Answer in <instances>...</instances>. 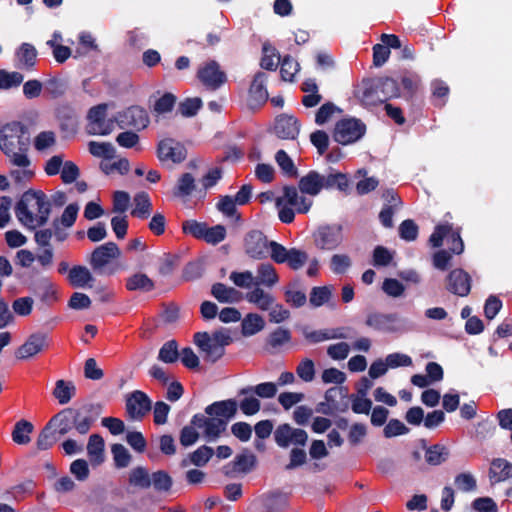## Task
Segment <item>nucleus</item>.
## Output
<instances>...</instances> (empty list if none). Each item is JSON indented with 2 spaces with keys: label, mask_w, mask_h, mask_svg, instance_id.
<instances>
[{
  "label": "nucleus",
  "mask_w": 512,
  "mask_h": 512,
  "mask_svg": "<svg viewBox=\"0 0 512 512\" xmlns=\"http://www.w3.org/2000/svg\"><path fill=\"white\" fill-rule=\"evenodd\" d=\"M30 134L27 125L11 121L0 129V150L10 159L12 165L26 168L31 161L27 156Z\"/></svg>",
  "instance_id": "obj_1"
},
{
  "label": "nucleus",
  "mask_w": 512,
  "mask_h": 512,
  "mask_svg": "<svg viewBox=\"0 0 512 512\" xmlns=\"http://www.w3.org/2000/svg\"><path fill=\"white\" fill-rule=\"evenodd\" d=\"M238 403L235 399L215 401L205 408L206 417L197 413L192 417V423L204 427V437L208 441L216 440L226 430L230 419L237 414Z\"/></svg>",
  "instance_id": "obj_2"
},
{
  "label": "nucleus",
  "mask_w": 512,
  "mask_h": 512,
  "mask_svg": "<svg viewBox=\"0 0 512 512\" xmlns=\"http://www.w3.org/2000/svg\"><path fill=\"white\" fill-rule=\"evenodd\" d=\"M50 213L51 203L41 190L25 191L15 207L16 217L24 225L36 221L37 226H43L47 223Z\"/></svg>",
  "instance_id": "obj_3"
},
{
  "label": "nucleus",
  "mask_w": 512,
  "mask_h": 512,
  "mask_svg": "<svg viewBox=\"0 0 512 512\" xmlns=\"http://www.w3.org/2000/svg\"><path fill=\"white\" fill-rule=\"evenodd\" d=\"M274 439L281 448H287L291 444L300 446L291 449L289 463L286 464L285 470H294L306 463L307 453L302 447L308 441V434L304 429L293 428L287 423L280 424L274 432Z\"/></svg>",
  "instance_id": "obj_4"
},
{
  "label": "nucleus",
  "mask_w": 512,
  "mask_h": 512,
  "mask_svg": "<svg viewBox=\"0 0 512 512\" xmlns=\"http://www.w3.org/2000/svg\"><path fill=\"white\" fill-rule=\"evenodd\" d=\"M194 344L204 354L206 362L215 363L225 354V347L232 343V337L225 329L208 332H197L193 336Z\"/></svg>",
  "instance_id": "obj_5"
},
{
  "label": "nucleus",
  "mask_w": 512,
  "mask_h": 512,
  "mask_svg": "<svg viewBox=\"0 0 512 512\" xmlns=\"http://www.w3.org/2000/svg\"><path fill=\"white\" fill-rule=\"evenodd\" d=\"M400 96V87L394 78L384 76L369 80L362 91L361 99L366 104L384 103Z\"/></svg>",
  "instance_id": "obj_6"
},
{
  "label": "nucleus",
  "mask_w": 512,
  "mask_h": 512,
  "mask_svg": "<svg viewBox=\"0 0 512 512\" xmlns=\"http://www.w3.org/2000/svg\"><path fill=\"white\" fill-rule=\"evenodd\" d=\"M285 202L289 206H283L279 209L278 217L282 223L290 224L295 219V212L300 214L307 213L313 201L304 195H299L298 189L293 185L283 187V195L276 200L277 206Z\"/></svg>",
  "instance_id": "obj_7"
},
{
  "label": "nucleus",
  "mask_w": 512,
  "mask_h": 512,
  "mask_svg": "<svg viewBox=\"0 0 512 512\" xmlns=\"http://www.w3.org/2000/svg\"><path fill=\"white\" fill-rule=\"evenodd\" d=\"M121 256V250L115 242L109 241L97 246L91 253L89 264L98 275H113L119 270V265H111L113 260Z\"/></svg>",
  "instance_id": "obj_8"
},
{
  "label": "nucleus",
  "mask_w": 512,
  "mask_h": 512,
  "mask_svg": "<svg viewBox=\"0 0 512 512\" xmlns=\"http://www.w3.org/2000/svg\"><path fill=\"white\" fill-rule=\"evenodd\" d=\"M448 246V251L455 255H460L464 251V242L461 237V228L454 227L452 223L443 222L435 226L428 242L433 248H440L444 240Z\"/></svg>",
  "instance_id": "obj_9"
},
{
  "label": "nucleus",
  "mask_w": 512,
  "mask_h": 512,
  "mask_svg": "<svg viewBox=\"0 0 512 512\" xmlns=\"http://www.w3.org/2000/svg\"><path fill=\"white\" fill-rule=\"evenodd\" d=\"M366 124L358 118H343L336 122L333 139L341 145H349L360 140L366 133Z\"/></svg>",
  "instance_id": "obj_10"
},
{
  "label": "nucleus",
  "mask_w": 512,
  "mask_h": 512,
  "mask_svg": "<svg viewBox=\"0 0 512 512\" xmlns=\"http://www.w3.org/2000/svg\"><path fill=\"white\" fill-rule=\"evenodd\" d=\"M268 255L275 263H287L289 268L295 271L301 269L308 261L307 252L297 248L287 249L276 241H270Z\"/></svg>",
  "instance_id": "obj_11"
},
{
  "label": "nucleus",
  "mask_w": 512,
  "mask_h": 512,
  "mask_svg": "<svg viewBox=\"0 0 512 512\" xmlns=\"http://www.w3.org/2000/svg\"><path fill=\"white\" fill-rule=\"evenodd\" d=\"M74 429L81 435L87 434L102 413V405L98 403L84 404L79 408L69 407Z\"/></svg>",
  "instance_id": "obj_12"
},
{
  "label": "nucleus",
  "mask_w": 512,
  "mask_h": 512,
  "mask_svg": "<svg viewBox=\"0 0 512 512\" xmlns=\"http://www.w3.org/2000/svg\"><path fill=\"white\" fill-rule=\"evenodd\" d=\"M187 154L185 145L170 137L160 140L156 147V156L161 163L180 164L185 161Z\"/></svg>",
  "instance_id": "obj_13"
},
{
  "label": "nucleus",
  "mask_w": 512,
  "mask_h": 512,
  "mask_svg": "<svg viewBox=\"0 0 512 512\" xmlns=\"http://www.w3.org/2000/svg\"><path fill=\"white\" fill-rule=\"evenodd\" d=\"M313 240L320 250H334L343 241L342 226L338 224L319 226L313 234Z\"/></svg>",
  "instance_id": "obj_14"
},
{
  "label": "nucleus",
  "mask_w": 512,
  "mask_h": 512,
  "mask_svg": "<svg viewBox=\"0 0 512 512\" xmlns=\"http://www.w3.org/2000/svg\"><path fill=\"white\" fill-rule=\"evenodd\" d=\"M115 121L121 129L132 127L137 130L145 129L150 122L147 111L138 105L130 106L118 112Z\"/></svg>",
  "instance_id": "obj_15"
},
{
  "label": "nucleus",
  "mask_w": 512,
  "mask_h": 512,
  "mask_svg": "<svg viewBox=\"0 0 512 512\" xmlns=\"http://www.w3.org/2000/svg\"><path fill=\"white\" fill-rule=\"evenodd\" d=\"M245 253L252 259L263 260L268 257L270 241L260 230H251L244 237Z\"/></svg>",
  "instance_id": "obj_16"
},
{
  "label": "nucleus",
  "mask_w": 512,
  "mask_h": 512,
  "mask_svg": "<svg viewBox=\"0 0 512 512\" xmlns=\"http://www.w3.org/2000/svg\"><path fill=\"white\" fill-rule=\"evenodd\" d=\"M152 408V401L148 395L135 390L127 395L125 402L126 414L131 420L141 421Z\"/></svg>",
  "instance_id": "obj_17"
},
{
  "label": "nucleus",
  "mask_w": 512,
  "mask_h": 512,
  "mask_svg": "<svg viewBox=\"0 0 512 512\" xmlns=\"http://www.w3.org/2000/svg\"><path fill=\"white\" fill-rule=\"evenodd\" d=\"M197 78L209 90H217L226 81L227 77L224 71L220 69L215 60L205 63L197 71Z\"/></svg>",
  "instance_id": "obj_18"
},
{
  "label": "nucleus",
  "mask_w": 512,
  "mask_h": 512,
  "mask_svg": "<svg viewBox=\"0 0 512 512\" xmlns=\"http://www.w3.org/2000/svg\"><path fill=\"white\" fill-rule=\"evenodd\" d=\"M446 282V289L459 297H466L471 291V276L461 268L451 270Z\"/></svg>",
  "instance_id": "obj_19"
},
{
  "label": "nucleus",
  "mask_w": 512,
  "mask_h": 512,
  "mask_svg": "<svg viewBox=\"0 0 512 512\" xmlns=\"http://www.w3.org/2000/svg\"><path fill=\"white\" fill-rule=\"evenodd\" d=\"M48 346L47 335L37 332L31 334L27 340L15 351V357L19 360L31 358Z\"/></svg>",
  "instance_id": "obj_20"
},
{
  "label": "nucleus",
  "mask_w": 512,
  "mask_h": 512,
  "mask_svg": "<svg viewBox=\"0 0 512 512\" xmlns=\"http://www.w3.org/2000/svg\"><path fill=\"white\" fill-rule=\"evenodd\" d=\"M300 122L292 115L281 114L275 120L274 131L278 138L294 140L300 132Z\"/></svg>",
  "instance_id": "obj_21"
},
{
  "label": "nucleus",
  "mask_w": 512,
  "mask_h": 512,
  "mask_svg": "<svg viewBox=\"0 0 512 512\" xmlns=\"http://www.w3.org/2000/svg\"><path fill=\"white\" fill-rule=\"evenodd\" d=\"M267 74L258 71L251 82L249 87V104L250 106H261L268 100V91L266 87Z\"/></svg>",
  "instance_id": "obj_22"
},
{
  "label": "nucleus",
  "mask_w": 512,
  "mask_h": 512,
  "mask_svg": "<svg viewBox=\"0 0 512 512\" xmlns=\"http://www.w3.org/2000/svg\"><path fill=\"white\" fill-rule=\"evenodd\" d=\"M37 49L31 43H22L15 51V66L25 71H33L37 64Z\"/></svg>",
  "instance_id": "obj_23"
},
{
  "label": "nucleus",
  "mask_w": 512,
  "mask_h": 512,
  "mask_svg": "<svg viewBox=\"0 0 512 512\" xmlns=\"http://www.w3.org/2000/svg\"><path fill=\"white\" fill-rule=\"evenodd\" d=\"M398 320L397 314H383L373 312L367 315L365 320L366 326L381 332H394L396 331L395 323Z\"/></svg>",
  "instance_id": "obj_24"
},
{
  "label": "nucleus",
  "mask_w": 512,
  "mask_h": 512,
  "mask_svg": "<svg viewBox=\"0 0 512 512\" xmlns=\"http://www.w3.org/2000/svg\"><path fill=\"white\" fill-rule=\"evenodd\" d=\"M323 174L310 170L298 181V189L302 194L317 196L323 190Z\"/></svg>",
  "instance_id": "obj_25"
},
{
  "label": "nucleus",
  "mask_w": 512,
  "mask_h": 512,
  "mask_svg": "<svg viewBox=\"0 0 512 512\" xmlns=\"http://www.w3.org/2000/svg\"><path fill=\"white\" fill-rule=\"evenodd\" d=\"M512 479V463L505 458H495L489 468V480L492 485Z\"/></svg>",
  "instance_id": "obj_26"
},
{
  "label": "nucleus",
  "mask_w": 512,
  "mask_h": 512,
  "mask_svg": "<svg viewBox=\"0 0 512 512\" xmlns=\"http://www.w3.org/2000/svg\"><path fill=\"white\" fill-rule=\"evenodd\" d=\"M68 281L75 288H91L95 278L86 266L75 265L69 270Z\"/></svg>",
  "instance_id": "obj_27"
},
{
  "label": "nucleus",
  "mask_w": 512,
  "mask_h": 512,
  "mask_svg": "<svg viewBox=\"0 0 512 512\" xmlns=\"http://www.w3.org/2000/svg\"><path fill=\"white\" fill-rule=\"evenodd\" d=\"M261 503L267 512H281L288 507V494L275 491L261 497Z\"/></svg>",
  "instance_id": "obj_28"
},
{
  "label": "nucleus",
  "mask_w": 512,
  "mask_h": 512,
  "mask_svg": "<svg viewBox=\"0 0 512 512\" xmlns=\"http://www.w3.org/2000/svg\"><path fill=\"white\" fill-rule=\"evenodd\" d=\"M104 448L105 443L102 436H100L99 434H92L89 437L87 444V453L90 462L93 466H98L104 462Z\"/></svg>",
  "instance_id": "obj_29"
},
{
  "label": "nucleus",
  "mask_w": 512,
  "mask_h": 512,
  "mask_svg": "<svg viewBox=\"0 0 512 512\" xmlns=\"http://www.w3.org/2000/svg\"><path fill=\"white\" fill-rule=\"evenodd\" d=\"M125 287L128 291L150 292L154 290L155 283L145 273H135L126 279Z\"/></svg>",
  "instance_id": "obj_30"
},
{
  "label": "nucleus",
  "mask_w": 512,
  "mask_h": 512,
  "mask_svg": "<svg viewBox=\"0 0 512 512\" xmlns=\"http://www.w3.org/2000/svg\"><path fill=\"white\" fill-rule=\"evenodd\" d=\"M71 413L72 412L69 407L64 408L49 420L51 425H53V428L58 432L59 436H64L74 429V422L72 420Z\"/></svg>",
  "instance_id": "obj_31"
},
{
  "label": "nucleus",
  "mask_w": 512,
  "mask_h": 512,
  "mask_svg": "<svg viewBox=\"0 0 512 512\" xmlns=\"http://www.w3.org/2000/svg\"><path fill=\"white\" fill-rule=\"evenodd\" d=\"M135 207L131 211V215L138 219H147L152 212V202L147 192H139L134 196Z\"/></svg>",
  "instance_id": "obj_32"
},
{
  "label": "nucleus",
  "mask_w": 512,
  "mask_h": 512,
  "mask_svg": "<svg viewBox=\"0 0 512 512\" xmlns=\"http://www.w3.org/2000/svg\"><path fill=\"white\" fill-rule=\"evenodd\" d=\"M52 394L59 404L65 405L76 395V386L72 381L60 379L56 381Z\"/></svg>",
  "instance_id": "obj_33"
},
{
  "label": "nucleus",
  "mask_w": 512,
  "mask_h": 512,
  "mask_svg": "<svg viewBox=\"0 0 512 512\" xmlns=\"http://www.w3.org/2000/svg\"><path fill=\"white\" fill-rule=\"evenodd\" d=\"M279 281L275 267L270 263H262L257 268L256 285L272 287Z\"/></svg>",
  "instance_id": "obj_34"
},
{
  "label": "nucleus",
  "mask_w": 512,
  "mask_h": 512,
  "mask_svg": "<svg viewBox=\"0 0 512 512\" xmlns=\"http://www.w3.org/2000/svg\"><path fill=\"white\" fill-rule=\"evenodd\" d=\"M59 440V434L53 428V425L48 421L43 429L40 431L37 440L36 447L38 450H48L52 448Z\"/></svg>",
  "instance_id": "obj_35"
},
{
  "label": "nucleus",
  "mask_w": 512,
  "mask_h": 512,
  "mask_svg": "<svg viewBox=\"0 0 512 512\" xmlns=\"http://www.w3.org/2000/svg\"><path fill=\"white\" fill-rule=\"evenodd\" d=\"M212 296L220 303H233L239 300L240 292L232 287H227L223 283H215L211 287Z\"/></svg>",
  "instance_id": "obj_36"
},
{
  "label": "nucleus",
  "mask_w": 512,
  "mask_h": 512,
  "mask_svg": "<svg viewBox=\"0 0 512 512\" xmlns=\"http://www.w3.org/2000/svg\"><path fill=\"white\" fill-rule=\"evenodd\" d=\"M449 450L442 444L428 446L425 451V461L430 466H439L449 458Z\"/></svg>",
  "instance_id": "obj_37"
},
{
  "label": "nucleus",
  "mask_w": 512,
  "mask_h": 512,
  "mask_svg": "<svg viewBox=\"0 0 512 512\" xmlns=\"http://www.w3.org/2000/svg\"><path fill=\"white\" fill-rule=\"evenodd\" d=\"M150 473L147 468L137 466L130 470L128 483L130 486L139 489H149L151 487Z\"/></svg>",
  "instance_id": "obj_38"
},
{
  "label": "nucleus",
  "mask_w": 512,
  "mask_h": 512,
  "mask_svg": "<svg viewBox=\"0 0 512 512\" xmlns=\"http://www.w3.org/2000/svg\"><path fill=\"white\" fill-rule=\"evenodd\" d=\"M195 178L191 173H183L177 180L172 190V194L176 198H185L192 194L195 190Z\"/></svg>",
  "instance_id": "obj_39"
},
{
  "label": "nucleus",
  "mask_w": 512,
  "mask_h": 512,
  "mask_svg": "<svg viewBox=\"0 0 512 512\" xmlns=\"http://www.w3.org/2000/svg\"><path fill=\"white\" fill-rule=\"evenodd\" d=\"M323 189H338L341 192H347L349 189V180L346 174L341 172H331L323 175Z\"/></svg>",
  "instance_id": "obj_40"
},
{
  "label": "nucleus",
  "mask_w": 512,
  "mask_h": 512,
  "mask_svg": "<svg viewBox=\"0 0 512 512\" xmlns=\"http://www.w3.org/2000/svg\"><path fill=\"white\" fill-rule=\"evenodd\" d=\"M34 426L31 422L21 419L16 422L12 431V439L16 444L25 445L31 441L30 434L33 432Z\"/></svg>",
  "instance_id": "obj_41"
},
{
  "label": "nucleus",
  "mask_w": 512,
  "mask_h": 512,
  "mask_svg": "<svg viewBox=\"0 0 512 512\" xmlns=\"http://www.w3.org/2000/svg\"><path fill=\"white\" fill-rule=\"evenodd\" d=\"M255 393L260 398H273L277 394V385L273 382H263L256 386H248L240 389L239 395Z\"/></svg>",
  "instance_id": "obj_42"
},
{
  "label": "nucleus",
  "mask_w": 512,
  "mask_h": 512,
  "mask_svg": "<svg viewBox=\"0 0 512 512\" xmlns=\"http://www.w3.org/2000/svg\"><path fill=\"white\" fill-rule=\"evenodd\" d=\"M275 161L280 167L282 173L289 178L298 177V169L295 166L291 157L286 153L285 150H278L275 154Z\"/></svg>",
  "instance_id": "obj_43"
},
{
  "label": "nucleus",
  "mask_w": 512,
  "mask_h": 512,
  "mask_svg": "<svg viewBox=\"0 0 512 512\" xmlns=\"http://www.w3.org/2000/svg\"><path fill=\"white\" fill-rule=\"evenodd\" d=\"M151 486L158 493H167L173 485L172 477L164 470H158L150 475Z\"/></svg>",
  "instance_id": "obj_44"
},
{
  "label": "nucleus",
  "mask_w": 512,
  "mask_h": 512,
  "mask_svg": "<svg viewBox=\"0 0 512 512\" xmlns=\"http://www.w3.org/2000/svg\"><path fill=\"white\" fill-rule=\"evenodd\" d=\"M265 326V321L262 316L249 313L242 321V333L245 336H252L261 331Z\"/></svg>",
  "instance_id": "obj_45"
},
{
  "label": "nucleus",
  "mask_w": 512,
  "mask_h": 512,
  "mask_svg": "<svg viewBox=\"0 0 512 512\" xmlns=\"http://www.w3.org/2000/svg\"><path fill=\"white\" fill-rule=\"evenodd\" d=\"M262 52L263 56L260 61L261 68L269 71L276 70L278 63L281 60V57L277 53L276 49L270 44L265 43L263 44Z\"/></svg>",
  "instance_id": "obj_46"
},
{
  "label": "nucleus",
  "mask_w": 512,
  "mask_h": 512,
  "mask_svg": "<svg viewBox=\"0 0 512 512\" xmlns=\"http://www.w3.org/2000/svg\"><path fill=\"white\" fill-rule=\"evenodd\" d=\"M88 150L91 155L98 158L113 159L116 150L110 142H97L90 141L88 143Z\"/></svg>",
  "instance_id": "obj_47"
},
{
  "label": "nucleus",
  "mask_w": 512,
  "mask_h": 512,
  "mask_svg": "<svg viewBox=\"0 0 512 512\" xmlns=\"http://www.w3.org/2000/svg\"><path fill=\"white\" fill-rule=\"evenodd\" d=\"M432 97L436 99L434 105L443 107L446 104L450 93L449 86L441 79H435L431 82Z\"/></svg>",
  "instance_id": "obj_48"
},
{
  "label": "nucleus",
  "mask_w": 512,
  "mask_h": 512,
  "mask_svg": "<svg viewBox=\"0 0 512 512\" xmlns=\"http://www.w3.org/2000/svg\"><path fill=\"white\" fill-rule=\"evenodd\" d=\"M178 343L176 340L165 342L159 350L158 359L164 363H175L179 358Z\"/></svg>",
  "instance_id": "obj_49"
},
{
  "label": "nucleus",
  "mask_w": 512,
  "mask_h": 512,
  "mask_svg": "<svg viewBox=\"0 0 512 512\" xmlns=\"http://www.w3.org/2000/svg\"><path fill=\"white\" fill-rule=\"evenodd\" d=\"M111 453L116 468H126L130 464L132 456L124 445L120 443L113 444L111 446Z\"/></svg>",
  "instance_id": "obj_50"
},
{
  "label": "nucleus",
  "mask_w": 512,
  "mask_h": 512,
  "mask_svg": "<svg viewBox=\"0 0 512 512\" xmlns=\"http://www.w3.org/2000/svg\"><path fill=\"white\" fill-rule=\"evenodd\" d=\"M206 226L207 224L205 222H198L197 220L189 219L182 222L181 229L185 235L203 240Z\"/></svg>",
  "instance_id": "obj_51"
},
{
  "label": "nucleus",
  "mask_w": 512,
  "mask_h": 512,
  "mask_svg": "<svg viewBox=\"0 0 512 512\" xmlns=\"http://www.w3.org/2000/svg\"><path fill=\"white\" fill-rule=\"evenodd\" d=\"M299 70V63L290 55H285L280 60V74L284 81H293Z\"/></svg>",
  "instance_id": "obj_52"
},
{
  "label": "nucleus",
  "mask_w": 512,
  "mask_h": 512,
  "mask_svg": "<svg viewBox=\"0 0 512 512\" xmlns=\"http://www.w3.org/2000/svg\"><path fill=\"white\" fill-rule=\"evenodd\" d=\"M343 110L336 106L332 102H326L322 104L319 109L317 110L315 114V123L317 125H324L326 122H328L331 117L335 114H341Z\"/></svg>",
  "instance_id": "obj_53"
},
{
  "label": "nucleus",
  "mask_w": 512,
  "mask_h": 512,
  "mask_svg": "<svg viewBox=\"0 0 512 512\" xmlns=\"http://www.w3.org/2000/svg\"><path fill=\"white\" fill-rule=\"evenodd\" d=\"M214 454L213 448L207 445H202L189 455L190 462L197 466H205Z\"/></svg>",
  "instance_id": "obj_54"
},
{
  "label": "nucleus",
  "mask_w": 512,
  "mask_h": 512,
  "mask_svg": "<svg viewBox=\"0 0 512 512\" xmlns=\"http://www.w3.org/2000/svg\"><path fill=\"white\" fill-rule=\"evenodd\" d=\"M203 427H199L190 421V425L184 426L179 435L180 444L184 447H189L195 444L199 439V433L197 429H202Z\"/></svg>",
  "instance_id": "obj_55"
},
{
  "label": "nucleus",
  "mask_w": 512,
  "mask_h": 512,
  "mask_svg": "<svg viewBox=\"0 0 512 512\" xmlns=\"http://www.w3.org/2000/svg\"><path fill=\"white\" fill-rule=\"evenodd\" d=\"M115 122V117L113 119L103 117L99 119V122L88 124V133L92 135H109L114 130Z\"/></svg>",
  "instance_id": "obj_56"
},
{
  "label": "nucleus",
  "mask_w": 512,
  "mask_h": 512,
  "mask_svg": "<svg viewBox=\"0 0 512 512\" xmlns=\"http://www.w3.org/2000/svg\"><path fill=\"white\" fill-rule=\"evenodd\" d=\"M24 76L17 71L8 72L6 70H0V90L10 89L17 87L23 82Z\"/></svg>",
  "instance_id": "obj_57"
},
{
  "label": "nucleus",
  "mask_w": 512,
  "mask_h": 512,
  "mask_svg": "<svg viewBox=\"0 0 512 512\" xmlns=\"http://www.w3.org/2000/svg\"><path fill=\"white\" fill-rule=\"evenodd\" d=\"M331 295V290L327 286L313 287L310 292V304L313 307H320L330 300Z\"/></svg>",
  "instance_id": "obj_58"
},
{
  "label": "nucleus",
  "mask_w": 512,
  "mask_h": 512,
  "mask_svg": "<svg viewBox=\"0 0 512 512\" xmlns=\"http://www.w3.org/2000/svg\"><path fill=\"white\" fill-rule=\"evenodd\" d=\"M297 376L304 382H311L315 378V364L313 360L304 358L296 367Z\"/></svg>",
  "instance_id": "obj_59"
},
{
  "label": "nucleus",
  "mask_w": 512,
  "mask_h": 512,
  "mask_svg": "<svg viewBox=\"0 0 512 512\" xmlns=\"http://www.w3.org/2000/svg\"><path fill=\"white\" fill-rule=\"evenodd\" d=\"M234 461L240 473L247 474L256 466L257 459L252 453L243 452L237 454Z\"/></svg>",
  "instance_id": "obj_60"
},
{
  "label": "nucleus",
  "mask_w": 512,
  "mask_h": 512,
  "mask_svg": "<svg viewBox=\"0 0 512 512\" xmlns=\"http://www.w3.org/2000/svg\"><path fill=\"white\" fill-rule=\"evenodd\" d=\"M176 96L171 92H165L154 104V111L158 114L171 112L176 104Z\"/></svg>",
  "instance_id": "obj_61"
},
{
  "label": "nucleus",
  "mask_w": 512,
  "mask_h": 512,
  "mask_svg": "<svg viewBox=\"0 0 512 512\" xmlns=\"http://www.w3.org/2000/svg\"><path fill=\"white\" fill-rule=\"evenodd\" d=\"M201 107L202 101L200 98H187L179 103L178 111L184 117H192L197 114Z\"/></svg>",
  "instance_id": "obj_62"
},
{
  "label": "nucleus",
  "mask_w": 512,
  "mask_h": 512,
  "mask_svg": "<svg viewBox=\"0 0 512 512\" xmlns=\"http://www.w3.org/2000/svg\"><path fill=\"white\" fill-rule=\"evenodd\" d=\"M418 225L412 219L402 221L399 226L400 237L408 242L415 241L418 237Z\"/></svg>",
  "instance_id": "obj_63"
},
{
  "label": "nucleus",
  "mask_w": 512,
  "mask_h": 512,
  "mask_svg": "<svg viewBox=\"0 0 512 512\" xmlns=\"http://www.w3.org/2000/svg\"><path fill=\"white\" fill-rule=\"evenodd\" d=\"M226 238V228L223 225L213 227L206 226L204 241L208 244L216 245Z\"/></svg>",
  "instance_id": "obj_64"
}]
</instances>
